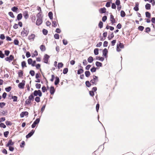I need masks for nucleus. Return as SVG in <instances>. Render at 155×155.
Masks as SVG:
<instances>
[{"mask_svg":"<svg viewBox=\"0 0 155 155\" xmlns=\"http://www.w3.org/2000/svg\"><path fill=\"white\" fill-rule=\"evenodd\" d=\"M98 81V77L94 75L93 76V79L91 80L90 82L93 85H96L97 82Z\"/></svg>","mask_w":155,"mask_h":155,"instance_id":"f257e3e1","label":"nucleus"},{"mask_svg":"<svg viewBox=\"0 0 155 155\" xmlns=\"http://www.w3.org/2000/svg\"><path fill=\"white\" fill-rule=\"evenodd\" d=\"M23 30H24L22 31L21 32V35L23 37L27 36L29 32L28 29L27 28H24Z\"/></svg>","mask_w":155,"mask_h":155,"instance_id":"f03ea898","label":"nucleus"},{"mask_svg":"<svg viewBox=\"0 0 155 155\" xmlns=\"http://www.w3.org/2000/svg\"><path fill=\"white\" fill-rule=\"evenodd\" d=\"M124 47V45L123 43L120 42L119 44H117V51L118 52H120L121 51L120 48H123Z\"/></svg>","mask_w":155,"mask_h":155,"instance_id":"7ed1b4c3","label":"nucleus"},{"mask_svg":"<svg viewBox=\"0 0 155 155\" xmlns=\"http://www.w3.org/2000/svg\"><path fill=\"white\" fill-rule=\"evenodd\" d=\"M33 95L35 96H38L39 97H41L42 95V93L40 90H35L34 91Z\"/></svg>","mask_w":155,"mask_h":155,"instance_id":"20e7f679","label":"nucleus"},{"mask_svg":"<svg viewBox=\"0 0 155 155\" xmlns=\"http://www.w3.org/2000/svg\"><path fill=\"white\" fill-rule=\"evenodd\" d=\"M14 57L13 55H10L9 57L6 58H5V60L10 63L14 59Z\"/></svg>","mask_w":155,"mask_h":155,"instance_id":"39448f33","label":"nucleus"},{"mask_svg":"<svg viewBox=\"0 0 155 155\" xmlns=\"http://www.w3.org/2000/svg\"><path fill=\"white\" fill-rule=\"evenodd\" d=\"M25 81L23 80L21 82L19 83L18 85V87L20 89H23L24 88Z\"/></svg>","mask_w":155,"mask_h":155,"instance_id":"423d86ee","label":"nucleus"},{"mask_svg":"<svg viewBox=\"0 0 155 155\" xmlns=\"http://www.w3.org/2000/svg\"><path fill=\"white\" fill-rule=\"evenodd\" d=\"M40 120V119L39 118H37L36 119L35 121H34L32 125H31V127L32 128H34L36 126V124H38Z\"/></svg>","mask_w":155,"mask_h":155,"instance_id":"0eeeda50","label":"nucleus"},{"mask_svg":"<svg viewBox=\"0 0 155 155\" xmlns=\"http://www.w3.org/2000/svg\"><path fill=\"white\" fill-rule=\"evenodd\" d=\"M50 58V56L47 54H45L43 60H44V62L46 64H48V60Z\"/></svg>","mask_w":155,"mask_h":155,"instance_id":"6e6552de","label":"nucleus"},{"mask_svg":"<svg viewBox=\"0 0 155 155\" xmlns=\"http://www.w3.org/2000/svg\"><path fill=\"white\" fill-rule=\"evenodd\" d=\"M35 131V130H32L27 135H26V138L27 139L30 137L34 134Z\"/></svg>","mask_w":155,"mask_h":155,"instance_id":"1a4fd4ad","label":"nucleus"},{"mask_svg":"<svg viewBox=\"0 0 155 155\" xmlns=\"http://www.w3.org/2000/svg\"><path fill=\"white\" fill-rule=\"evenodd\" d=\"M14 142L12 141V139L9 140L7 143L6 145V147L11 146L14 145Z\"/></svg>","mask_w":155,"mask_h":155,"instance_id":"9d476101","label":"nucleus"},{"mask_svg":"<svg viewBox=\"0 0 155 155\" xmlns=\"http://www.w3.org/2000/svg\"><path fill=\"white\" fill-rule=\"evenodd\" d=\"M55 90L54 87L53 86H51L50 88V91L51 94L53 95L55 92Z\"/></svg>","mask_w":155,"mask_h":155,"instance_id":"9b49d317","label":"nucleus"},{"mask_svg":"<svg viewBox=\"0 0 155 155\" xmlns=\"http://www.w3.org/2000/svg\"><path fill=\"white\" fill-rule=\"evenodd\" d=\"M110 21L112 24L116 22L115 19L114 18V16L111 14L110 15Z\"/></svg>","mask_w":155,"mask_h":155,"instance_id":"f8f14e48","label":"nucleus"},{"mask_svg":"<svg viewBox=\"0 0 155 155\" xmlns=\"http://www.w3.org/2000/svg\"><path fill=\"white\" fill-rule=\"evenodd\" d=\"M108 53V51L106 48H104L103 51V55L105 58L107 57V54Z\"/></svg>","mask_w":155,"mask_h":155,"instance_id":"ddd939ff","label":"nucleus"},{"mask_svg":"<svg viewBox=\"0 0 155 155\" xmlns=\"http://www.w3.org/2000/svg\"><path fill=\"white\" fill-rule=\"evenodd\" d=\"M42 22V19L37 18L36 24L37 25H41Z\"/></svg>","mask_w":155,"mask_h":155,"instance_id":"4468645a","label":"nucleus"},{"mask_svg":"<svg viewBox=\"0 0 155 155\" xmlns=\"http://www.w3.org/2000/svg\"><path fill=\"white\" fill-rule=\"evenodd\" d=\"M28 113L27 111H24L22 112L20 114V117L22 118L25 116H27L28 115Z\"/></svg>","mask_w":155,"mask_h":155,"instance_id":"2eb2a0df","label":"nucleus"},{"mask_svg":"<svg viewBox=\"0 0 155 155\" xmlns=\"http://www.w3.org/2000/svg\"><path fill=\"white\" fill-rule=\"evenodd\" d=\"M60 82V80L59 78L58 77L56 76L55 78V80L54 83L55 85H57Z\"/></svg>","mask_w":155,"mask_h":155,"instance_id":"dca6fc26","label":"nucleus"},{"mask_svg":"<svg viewBox=\"0 0 155 155\" xmlns=\"http://www.w3.org/2000/svg\"><path fill=\"white\" fill-rule=\"evenodd\" d=\"M106 11V8L105 7L101 8L99 10V12L101 14L104 13Z\"/></svg>","mask_w":155,"mask_h":155,"instance_id":"f3484780","label":"nucleus"},{"mask_svg":"<svg viewBox=\"0 0 155 155\" xmlns=\"http://www.w3.org/2000/svg\"><path fill=\"white\" fill-rule=\"evenodd\" d=\"M22 17V14L20 13L18 15L17 17V19L16 20V21L17 20L19 21L21 20Z\"/></svg>","mask_w":155,"mask_h":155,"instance_id":"a211bd4d","label":"nucleus"},{"mask_svg":"<svg viewBox=\"0 0 155 155\" xmlns=\"http://www.w3.org/2000/svg\"><path fill=\"white\" fill-rule=\"evenodd\" d=\"M35 35L34 34H31L30 35H29L28 37V39L30 40H34L35 38Z\"/></svg>","mask_w":155,"mask_h":155,"instance_id":"6ab92c4d","label":"nucleus"},{"mask_svg":"<svg viewBox=\"0 0 155 155\" xmlns=\"http://www.w3.org/2000/svg\"><path fill=\"white\" fill-rule=\"evenodd\" d=\"M81 69H78L77 71V74H80L84 72V70L83 69V67L81 66Z\"/></svg>","mask_w":155,"mask_h":155,"instance_id":"aec40b11","label":"nucleus"},{"mask_svg":"<svg viewBox=\"0 0 155 155\" xmlns=\"http://www.w3.org/2000/svg\"><path fill=\"white\" fill-rule=\"evenodd\" d=\"M96 60H99L101 61H103L104 60V58L103 57H101L100 56H96Z\"/></svg>","mask_w":155,"mask_h":155,"instance_id":"412c9836","label":"nucleus"},{"mask_svg":"<svg viewBox=\"0 0 155 155\" xmlns=\"http://www.w3.org/2000/svg\"><path fill=\"white\" fill-rule=\"evenodd\" d=\"M36 17L37 18L42 19L43 16H42L40 12H39L37 14Z\"/></svg>","mask_w":155,"mask_h":155,"instance_id":"4be33fe9","label":"nucleus"},{"mask_svg":"<svg viewBox=\"0 0 155 155\" xmlns=\"http://www.w3.org/2000/svg\"><path fill=\"white\" fill-rule=\"evenodd\" d=\"M95 65L97 67H101L102 66V63L99 61H96L95 63Z\"/></svg>","mask_w":155,"mask_h":155,"instance_id":"5701e85b","label":"nucleus"},{"mask_svg":"<svg viewBox=\"0 0 155 155\" xmlns=\"http://www.w3.org/2000/svg\"><path fill=\"white\" fill-rule=\"evenodd\" d=\"M57 19H56V20H54L52 21V26L53 27H55L57 26Z\"/></svg>","mask_w":155,"mask_h":155,"instance_id":"b1692460","label":"nucleus"},{"mask_svg":"<svg viewBox=\"0 0 155 155\" xmlns=\"http://www.w3.org/2000/svg\"><path fill=\"white\" fill-rule=\"evenodd\" d=\"M23 73L21 70H19L18 72V76L20 78L22 77Z\"/></svg>","mask_w":155,"mask_h":155,"instance_id":"393cba45","label":"nucleus"},{"mask_svg":"<svg viewBox=\"0 0 155 155\" xmlns=\"http://www.w3.org/2000/svg\"><path fill=\"white\" fill-rule=\"evenodd\" d=\"M145 7L147 10H150V9L151 5L149 3H147L145 6Z\"/></svg>","mask_w":155,"mask_h":155,"instance_id":"a878e982","label":"nucleus"},{"mask_svg":"<svg viewBox=\"0 0 155 155\" xmlns=\"http://www.w3.org/2000/svg\"><path fill=\"white\" fill-rule=\"evenodd\" d=\"M48 16L51 20L53 19V13L51 12H50L48 13Z\"/></svg>","mask_w":155,"mask_h":155,"instance_id":"bb28decb","label":"nucleus"},{"mask_svg":"<svg viewBox=\"0 0 155 155\" xmlns=\"http://www.w3.org/2000/svg\"><path fill=\"white\" fill-rule=\"evenodd\" d=\"M40 49L42 51H45L46 50L45 46L43 45H41L40 46Z\"/></svg>","mask_w":155,"mask_h":155,"instance_id":"cd10ccee","label":"nucleus"},{"mask_svg":"<svg viewBox=\"0 0 155 155\" xmlns=\"http://www.w3.org/2000/svg\"><path fill=\"white\" fill-rule=\"evenodd\" d=\"M18 9V8L16 6H14L13 7H12L11 8V10L13 12H17Z\"/></svg>","mask_w":155,"mask_h":155,"instance_id":"c85d7f7f","label":"nucleus"},{"mask_svg":"<svg viewBox=\"0 0 155 155\" xmlns=\"http://www.w3.org/2000/svg\"><path fill=\"white\" fill-rule=\"evenodd\" d=\"M34 95L33 96L32 94H31L28 97V98L29 100H30L31 101H33L34 100Z\"/></svg>","mask_w":155,"mask_h":155,"instance_id":"c756f323","label":"nucleus"},{"mask_svg":"<svg viewBox=\"0 0 155 155\" xmlns=\"http://www.w3.org/2000/svg\"><path fill=\"white\" fill-rule=\"evenodd\" d=\"M63 64L62 62H59L58 63V69H59L60 68H62L63 66Z\"/></svg>","mask_w":155,"mask_h":155,"instance_id":"7c9ffc66","label":"nucleus"},{"mask_svg":"<svg viewBox=\"0 0 155 155\" xmlns=\"http://www.w3.org/2000/svg\"><path fill=\"white\" fill-rule=\"evenodd\" d=\"M90 82L88 81H87L85 82L86 85L87 87H90L91 86V84L90 83Z\"/></svg>","mask_w":155,"mask_h":155,"instance_id":"2f4dec72","label":"nucleus"},{"mask_svg":"<svg viewBox=\"0 0 155 155\" xmlns=\"http://www.w3.org/2000/svg\"><path fill=\"white\" fill-rule=\"evenodd\" d=\"M93 61V58L91 56L89 57L87 59V61L88 62L92 63Z\"/></svg>","mask_w":155,"mask_h":155,"instance_id":"473e14b6","label":"nucleus"},{"mask_svg":"<svg viewBox=\"0 0 155 155\" xmlns=\"http://www.w3.org/2000/svg\"><path fill=\"white\" fill-rule=\"evenodd\" d=\"M85 74L86 77L88 78L90 76L91 73L89 71H86L85 72Z\"/></svg>","mask_w":155,"mask_h":155,"instance_id":"72a5a7b5","label":"nucleus"},{"mask_svg":"<svg viewBox=\"0 0 155 155\" xmlns=\"http://www.w3.org/2000/svg\"><path fill=\"white\" fill-rule=\"evenodd\" d=\"M12 98L13 100V102H16L17 101L18 97L15 96H12Z\"/></svg>","mask_w":155,"mask_h":155,"instance_id":"f704fd0d","label":"nucleus"},{"mask_svg":"<svg viewBox=\"0 0 155 155\" xmlns=\"http://www.w3.org/2000/svg\"><path fill=\"white\" fill-rule=\"evenodd\" d=\"M120 15L122 17H124L125 16L126 14L125 12L123 10H121L120 11Z\"/></svg>","mask_w":155,"mask_h":155,"instance_id":"c9c22d12","label":"nucleus"},{"mask_svg":"<svg viewBox=\"0 0 155 155\" xmlns=\"http://www.w3.org/2000/svg\"><path fill=\"white\" fill-rule=\"evenodd\" d=\"M31 102V101L30 100H29L28 98V99L26 100L25 103V105L26 106V105H28L30 104Z\"/></svg>","mask_w":155,"mask_h":155,"instance_id":"e433bc0d","label":"nucleus"},{"mask_svg":"<svg viewBox=\"0 0 155 155\" xmlns=\"http://www.w3.org/2000/svg\"><path fill=\"white\" fill-rule=\"evenodd\" d=\"M97 68H95V67L93 66L90 69L91 71L92 72H94L96 71Z\"/></svg>","mask_w":155,"mask_h":155,"instance_id":"4c0bfd02","label":"nucleus"},{"mask_svg":"<svg viewBox=\"0 0 155 155\" xmlns=\"http://www.w3.org/2000/svg\"><path fill=\"white\" fill-rule=\"evenodd\" d=\"M145 15L146 17L147 18H150L151 17L150 13L148 12H145Z\"/></svg>","mask_w":155,"mask_h":155,"instance_id":"58836bf2","label":"nucleus"},{"mask_svg":"<svg viewBox=\"0 0 155 155\" xmlns=\"http://www.w3.org/2000/svg\"><path fill=\"white\" fill-rule=\"evenodd\" d=\"M99 50L97 48H95L94 50V53L95 55H97L99 54Z\"/></svg>","mask_w":155,"mask_h":155,"instance_id":"ea45409f","label":"nucleus"},{"mask_svg":"<svg viewBox=\"0 0 155 155\" xmlns=\"http://www.w3.org/2000/svg\"><path fill=\"white\" fill-rule=\"evenodd\" d=\"M68 71V68H65L64 69L63 73L64 74H66Z\"/></svg>","mask_w":155,"mask_h":155,"instance_id":"a19ab883","label":"nucleus"},{"mask_svg":"<svg viewBox=\"0 0 155 155\" xmlns=\"http://www.w3.org/2000/svg\"><path fill=\"white\" fill-rule=\"evenodd\" d=\"M33 62L32 59L31 58H29L28 60V63L29 64H31L32 65V62Z\"/></svg>","mask_w":155,"mask_h":155,"instance_id":"79ce46f5","label":"nucleus"},{"mask_svg":"<svg viewBox=\"0 0 155 155\" xmlns=\"http://www.w3.org/2000/svg\"><path fill=\"white\" fill-rule=\"evenodd\" d=\"M21 66L22 68H23L24 67H27L26 65V62L25 61H23L21 62Z\"/></svg>","mask_w":155,"mask_h":155,"instance_id":"37998d69","label":"nucleus"},{"mask_svg":"<svg viewBox=\"0 0 155 155\" xmlns=\"http://www.w3.org/2000/svg\"><path fill=\"white\" fill-rule=\"evenodd\" d=\"M42 32L44 35H46L48 34V31L45 29H43L42 30Z\"/></svg>","mask_w":155,"mask_h":155,"instance_id":"c03bdc74","label":"nucleus"},{"mask_svg":"<svg viewBox=\"0 0 155 155\" xmlns=\"http://www.w3.org/2000/svg\"><path fill=\"white\" fill-rule=\"evenodd\" d=\"M111 0L110 2H107L106 4V6L107 7H110V4L111 3Z\"/></svg>","mask_w":155,"mask_h":155,"instance_id":"a18cd8bd","label":"nucleus"},{"mask_svg":"<svg viewBox=\"0 0 155 155\" xmlns=\"http://www.w3.org/2000/svg\"><path fill=\"white\" fill-rule=\"evenodd\" d=\"M12 89V87L11 86L5 88V91L7 92H9Z\"/></svg>","mask_w":155,"mask_h":155,"instance_id":"49530a36","label":"nucleus"},{"mask_svg":"<svg viewBox=\"0 0 155 155\" xmlns=\"http://www.w3.org/2000/svg\"><path fill=\"white\" fill-rule=\"evenodd\" d=\"M10 53V51L9 50H5V54L6 56H8L9 55Z\"/></svg>","mask_w":155,"mask_h":155,"instance_id":"de8ad7c7","label":"nucleus"},{"mask_svg":"<svg viewBox=\"0 0 155 155\" xmlns=\"http://www.w3.org/2000/svg\"><path fill=\"white\" fill-rule=\"evenodd\" d=\"M114 36V35L113 34V32L110 34V36H108V38L109 40H111L112 38H113Z\"/></svg>","mask_w":155,"mask_h":155,"instance_id":"09e8293b","label":"nucleus"},{"mask_svg":"<svg viewBox=\"0 0 155 155\" xmlns=\"http://www.w3.org/2000/svg\"><path fill=\"white\" fill-rule=\"evenodd\" d=\"M38 55V52L36 50H35L34 53L32 55V57L33 58L36 56H37Z\"/></svg>","mask_w":155,"mask_h":155,"instance_id":"8fccbe9b","label":"nucleus"},{"mask_svg":"<svg viewBox=\"0 0 155 155\" xmlns=\"http://www.w3.org/2000/svg\"><path fill=\"white\" fill-rule=\"evenodd\" d=\"M29 73L32 76H33L35 74V72L34 70H31L29 72Z\"/></svg>","mask_w":155,"mask_h":155,"instance_id":"3c124183","label":"nucleus"},{"mask_svg":"<svg viewBox=\"0 0 155 155\" xmlns=\"http://www.w3.org/2000/svg\"><path fill=\"white\" fill-rule=\"evenodd\" d=\"M5 57V54H4L2 51H1L0 52V58H3Z\"/></svg>","mask_w":155,"mask_h":155,"instance_id":"603ef678","label":"nucleus"},{"mask_svg":"<svg viewBox=\"0 0 155 155\" xmlns=\"http://www.w3.org/2000/svg\"><path fill=\"white\" fill-rule=\"evenodd\" d=\"M6 105V103L4 102H0V107L1 108H2Z\"/></svg>","mask_w":155,"mask_h":155,"instance_id":"864d4df0","label":"nucleus"},{"mask_svg":"<svg viewBox=\"0 0 155 155\" xmlns=\"http://www.w3.org/2000/svg\"><path fill=\"white\" fill-rule=\"evenodd\" d=\"M98 26L100 28H101L103 27V23L101 21H100L99 23Z\"/></svg>","mask_w":155,"mask_h":155,"instance_id":"5fc2aeb1","label":"nucleus"},{"mask_svg":"<svg viewBox=\"0 0 155 155\" xmlns=\"http://www.w3.org/2000/svg\"><path fill=\"white\" fill-rule=\"evenodd\" d=\"M9 131H6L4 132V137H7L9 134Z\"/></svg>","mask_w":155,"mask_h":155,"instance_id":"6e6d98bb","label":"nucleus"},{"mask_svg":"<svg viewBox=\"0 0 155 155\" xmlns=\"http://www.w3.org/2000/svg\"><path fill=\"white\" fill-rule=\"evenodd\" d=\"M40 97H36L35 98V101L37 103H38L40 101Z\"/></svg>","mask_w":155,"mask_h":155,"instance_id":"4d7b16f0","label":"nucleus"},{"mask_svg":"<svg viewBox=\"0 0 155 155\" xmlns=\"http://www.w3.org/2000/svg\"><path fill=\"white\" fill-rule=\"evenodd\" d=\"M8 15L11 17L12 18H15L13 13L11 12H8Z\"/></svg>","mask_w":155,"mask_h":155,"instance_id":"13d9d810","label":"nucleus"},{"mask_svg":"<svg viewBox=\"0 0 155 155\" xmlns=\"http://www.w3.org/2000/svg\"><path fill=\"white\" fill-rule=\"evenodd\" d=\"M5 124L7 126H11L12 125V123L10 121H6Z\"/></svg>","mask_w":155,"mask_h":155,"instance_id":"bf43d9fd","label":"nucleus"},{"mask_svg":"<svg viewBox=\"0 0 155 155\" xmlns=\"http://www.w3.org/2000/svg\"><path fill=\"white\" fill-rule=\"evenodd\" d=\"M54 37L56 39H59V35L57 34H55L54 35Z\"/></svg>","mask_w":155,"mask_h":155,"instance_id":"052dcab7","label":"nucleus"},{"mask_svg":"<svg viewBox=\"0 0 155 155\" xmlns=\"http://www.w3.org/2000/svg\"><path fill=\"white\" fill-rule=\"evenodd\" d=\"M0 127L5 128L6 127V126L3 123H1L0 124Z\"/></svg>","mask_w":155,"mask_h":155,"instance_id":"680f3d73","label":"nucleus"},{"mask_svg":"<svg viewBox=\"0 0 155 155\" xmlns=\"http://www.w3.org/2000/svg\"><path fill=\"white\" fill-rule=\"evenodd\" d=\"M7 112L6 110H3L2 111H0V114H2L3 115H5L7 114Z\"/></svg>","mask_w":155,"mask_h":155,"instance_id":"e2e57ef3","label":"nucleus"},{"mask_svg":"<svg viewBox=\"0 0 155 155\" xmlns=\"http://www.w3.org/2000/svg\"><path fill=\"white\" fill-rule=\"evenodd\" d=\"M14 44L15 45H18L19 43V41L17 39H15L14 41Z\"/></svg>","mask_w":155,"mask_h":155,"instance_id":"0e129e2a","label":"nucleus"},{"mask_svg":"<svg viewBox=\"0 0 155 155\" xmlns=\"http://www.w3.org/2000/svg\"><path fill=\"white\" fill-rule=\"evenodd\" d=\"M36 87L37 89H40L41 88V85L40 84L37 83L35 84Z\"/></svg>","mask_w":155,"mask_h":155,"instance_id":"69168bd1","label":"nucleus"},{"mask_svg":"<svg viewBox=\"0 0 155 155\" xmlns=\"http://www.w3.org/2000/svg\"><path fill=\"white\" fill-rule=\"evenodd\" d=\"M89 92V94L92 97L94 96V92L93 91H90Z\"/></svg>","mask_w":155,"mask_h":155,"instance_id":"338daca9","label":"nucleus"},{"mask_svg":"<svg viewBox=\"0 0 155 155\" xmlns=\"http://www.w3.org/2000/svg\"><path fill=\"white\" fill-rule=\"evenodd\" d=\"M5 37L4 34H2L0 36V38L2 40H4L5 39Z\"/></svg>","mask_w":155,"mask_h":155,"instance_id":"774afa93","label":"nucleus"}]
</instances>
